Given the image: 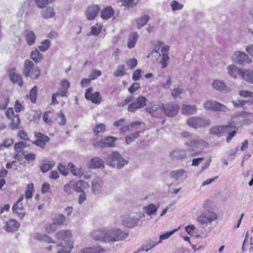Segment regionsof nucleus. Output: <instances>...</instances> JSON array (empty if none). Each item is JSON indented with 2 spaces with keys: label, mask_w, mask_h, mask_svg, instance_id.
Returning a JSON list of instances; mask_svg holds the SVG:
<instances>
[{
  "label": "nucleus",
  "mask_w": 253,
  "mask_h": 253,
  "mask_svg": "<svg viewBox=\"0 0 253 253\" xmlns=\"http://www.w3.org/2000/svg\"><path fill=\"white\" fill-rule=\"evenodd\" d=\"M185 146L189 148L186 149H175L171 151L169 156L172 159L182 160L188 157L198 156L200 152L195 150V148L203 149L208 145V143L203 139L191 138L184 143Z\"/></svg>",
  "instance_id": "nucleus-1"
},
{
  "label": "nucleus",
  "mask_w": 253,
  "mask_h": 253,
  "mask_svg": "<svg viewBox=\"0 0 253 253\" xmlns=\"http://www.w3.org/2000/svg\"><path fill=\"white\" fill-rule=\"evenodd\" d=\"M57 239L64 240L65 245L60 243L57 245V253H69L73 248V242L72 240V233L70 230H63L57 232L55 234Z\"/></svg>",
  "instance_id": "nucleus-2"
},
{
  "label": "nucleus",
  "mask_w": 253,
  "mask_h": 253,
  "mask_svg": "<svg viewBox=\"0 0 253 253\" xmlns=\"http://www.w3.org/2000/svg\"><path fill=\"white\" fill-rule=\"evenodd\" d=\"M106 164L118 169L123 168L128 163V161L124 159L117 152L109 155L106 159Z\"/></svg>",
  "instance_id": "nucleus-3"
},
{
  "label": "nucleus",
  "mask_w": 253,
  "mask_h": 253,
  "mask_svg": "<svg viewBox=\"0 0 253 253\" xmlns=\"http://www.w3.org/2000/svg\"><path fill=\"white\" fill-rule=\"evenodd\" d=\"M23 74L26 77H30L32 79H37L41 74V71L37 66L35 67L34 63L28 59L24 62Z\"/></svg>",
  "instance_id": "nucleus-4"
},
{
  "label": "nucleus",
  "mask_w": 253,
  "mask_h": 253,
  "mask_svg": "<svg viewBox=\"0 0 253 253\" xmlns=\"http://www.w3.org/2000/svg\"><path fill=\"white\" fill-rule=\"evenodd\" d=\"M128 234L119 229H110L107 228L106 242H114L122 241L127 238Z\"/></svg>",
  "instance_id": "nucleus-5"
},
{
  "label": "nucleus",
  "mask_w": 253,
  "mask_h": 253,
  "mask_svg": "<svg viewBox=\"0 0 253 253\" xmlns=\"http://www.w3.org/2000/svg\"><path fill=\"white\" fill-rule=\"evenodd\" d=\"M186 124L189 126L197 129L209 126L211 124V122L209 119L200 117H193L187 120Z\"/></svg>",
  "instance_id": "nucleus-6"
},
{
  "label": "nucleus",
  "mask_w": 253,
  "mask_h": 253,
  "mask_svg": "<svg viewBox=\"0 0 253 253\" xmlns=\"http://www.w3.org/2000/svg\"><path fill=\"white\" fill-rule=\"evenodd\" d=\"M144 216V214L141 212L131 214L123 218L122 224L126 227L133 228L137 225L140 219Z\"/></svg>",
  "instance_id": "nucleus-7"
},
{
  "label": "nucleus",
  "mask_w": 253,
  "mask_h": 253,
  "mask_svg": "<svg viewBox=\"0 0 253 253\" xmlns=\"http://www.w3.org/2000/svg\"><path fill=\"white\" fill-rule=\"evenodd\" d=\"M217 219V215L214 212L207 210L204 211L198 217L197 221L201 225H208Z\"/></svg>",
  "instance_id": "nucleus-8"
},
{
  "label": "nucleus",
  "mask_w": 253,
  "mask_h": 253,
  "mask_svg": "<svg viewBox=\"0 0 253 253\" xmlns=\"http://www.w3.org/2000/svg\"><path fill=\"white\" fill-rule=\"evenodd\" d=\"M204 108L207 110L221 111L226 112L228 111L227 107L215 101L208 100L204 103Z\"/></svg>",
  "instance_id": "nucleus-9"
},
{
  "label": "nucleus",
  "mask_w": 253,
  "mask_h": 253,
  "mask_svg": "<svg viewBox=\"0 0 253 253\" xmlns=\"http://www.w3.org/2000/svg\"><path fill=\"white\" fill-rule=\"evenodd\" d=\"M147 99L144 96H139L136 100L130 103L127 107L128 112L134 113L139 109H141L146 105Z\"/></svg>",
  "instance_id": "nucleus-10"
},
{
  "label": "nucleus",
  "mask_w": 253,
  "mask_h": 253,
  "mask_svg": "<svg viewBox=\"0 0 253 253\" xmlns=\"http://www.w3.org/2000/svg\"><path fill=\"white\" fill-rule=\"evenodd\" d=\"M117 140L115 137L108 136L104 138H102L99 141H94L93 142L92 145L95 148H106L114 147V141Z\"/></svg>",
  "instance_id": "nucleus-11"
},
{
  "label": "nucleus",
  "mask_w": 253,
  "mask_h": 253,
  "mask_svg": "<svg viewBox=\"0 0 253 253\" xmlns=\"http://www.w3.org/2000/svg\"><path fill=\"white\" fill-rule=\"evenodd\" d=\"M232 59L234 62L240 65L250 63L252 61V60L246 53L239 51L234 52L232 56Z\"/></svg>",
  "instance_id": "nucleus-12"
},
{
  "label": "nucleus",
  "mask_w": 253,
  "mask_h": 253,
  "mask_svg": "<svg viewBox=\"0 0 253 253\" xmlns=\"http://www.w3.org/2000/svg\"><path fill=\"white\" fill-rule=\"evenodd\" d=\"M164 108V104L163 103L159 102L151 107H147L145 110L152 117L159 118L162 116V112L163 111Z\"/></svg>",
  "instance_id": "nucleus-13"
},
{
  "label": "nucleus",
  "mask_w": 253,
  "mask_h": 253,
  "mask_svg": "<svg viewBox=\"0 0 253 253\" xmlns=\"http://www.w3.org/2000/svg\"><path fill=\"white\" fill-rule=\"evenodd\" d=\"M84 96L87 100L94 104H99L102 99L100 93L98 91L93 93L92 88H89L86 90Z\"/></svg>",
  "instance_id": "nucleus-14"
},
{
  "label": "nucleus",
  "mask_w": 253,
  "mask_h": 253,
  "mask_svg": "<svg viewBox=\"0 0 253 253\" xmlns=\"http://www.w3.org/2000/svg\"><path fill=\"white\" fill-rule=\"evenodd\" d=\"M106 235L107 228L97 229L90 233V236L93 240L100 242H106Z\"/></svg>",
  "instance_id": "nucleus-15"
},
{
  "label": "nucleus",
  "mask_w": 253,
  "mask_h": 253,
  "mask_svg": "<svg viewBox=\"0 0 253 253\" xmlns=\"http://www.w3.org/2000/svg\"><path fill=\"white\" fill-rule=\"evenodd\" d=\"M179 110V107L177 104L170 103L167 104L166 106L164 105L163 112L166 116L170 117L176 115Z\"/></svg>",
  "instance_id": "nucleus-16"
},
{
  "label": "nucleus",
  "mask_w": 253,
  "mask_h": 253,
  "mask_svg": "<svg viewBox=\"0 0 253 253\" xmlns=\"http://www.w3.org/2000/svg\"><path fill=\"white\" fill-rule=\"evenodd\" d=\"M36 140L33 142V144L42 148H44L46 143L49 141V137L40 132L35 133Z\"/></svg>",
  "instance_id": "nucleus-17"
},
{
  "label": "nucleus",
  "mask_w": 253,
  "mask_h": 253,
  "mask_svg": "<svg viewBox=\"0 0 253 253\" xmlns=\"http://www.w3.org/2000/svg\"><path fill=\"white\" fill-rule=\"evenodd\" d=\"M100 7L98 5L93 4L89 6L85 12L86 18L88 20L94 19L97 16Z\"/></svg>",
  "instance_id": "nucleus-18"
},
{
  "label": "nucleus",
  "mask_w": 253,
  "mask_h": 253,
  "mask_svg": "<svg viewBox=\"0 0 253 253\" xmlns=\"http://www.w3.org/2000/svg\"><path fill=\"white\" fill-rule=\"evenodd\" d=\"M103 181L100 179H96L92 181L91 183V190L94 194L100 193L103 187Z\"/></svg>",
  "instance_id": "nucleus-19"
},
{
  "label": "nucleus",
  "mask_w": 253,
  "mask_h": 253,
  "mask_svg": "<svg viewBox=\"0 0 253 253\" xmlns=\"http://www.w3.org/2000/svg\"><path fill=\"white\" fill-rule=\"evenodd\" d=\"M9 77L10 80L14 83L17 84L20 86L23 84V81L21 75L16 72L15 69H12L9 71Z\"/></svg>",
  "instance_id": "nucleus-20"
},
{
  "label": "nucleus",
  "mask_w": 253,
  "mask_h": 253,
  "mask_svg": "<svg viewBox=\"0 0 253 253\" xmlns=\"http://www.w3.org/2000/svg\"><path fill=\"white\" fill-rule=\"evenodd\" d=\"M212 86L214 89L221 92H229L231 90L229 87L226 86L224 82L218 80L213 82Z\"/></svg>",
  "instance_id": "nucleus-21"
},
{
  "label": "nucleus",
  "mask_w": 253,
  "mask_h": 253,
  "mask_svg": "<svg viewBox=\"0 0 253 253\" xmlns=\"http://www.w3.org/2000/svg\"><path fill=\"white\" fill-rule=\"evenodd\" d=\"M74 190L77 192H83L89 187V184L85 181L79 180L74 181Z\"/></svg>",
  "instance_id": "nucleus-22"
},
{
  "label": "nucleus",
  "mask_w": 253,
  "mask_h": 253,
  "mask_svg": "<svg viewBox=\"0 0 253 253\" xmlns=\"http://www.w3.org/2000/svg\"><path fill=\"white\" fill-rule=\"evenodd\" d=\"M159 244L158 241H157L156 237L154 238L153 239H149L141 246L139 251H143L147 252Z\"/></svg>",
  "instance_id": "nucleus-23"
},
{
  "label": "nucleus",
  "mask_w": 253,
  "mask_h": 253,
  "mask_svg": "<svg viewBox=\"0 0 253 253\" xmlns=\"http://www.w3.org/2000/svg\"><path fill=\"white\" fill-rule=\"evenodd\" d=\"M12 211L20 219H22L26 214L25 209L23 204L15 203L12 207Z\"/></svg>",
  "instance_id": "nucleus-24"
},
{
  "label": "nucleus",
  "mask_w": 253,
  "mask_h": 253,
  "mask_svg": "<svg viewBox=\"0 0 253 253\" xmlns=\"http://www.w3.org/2000/svg\"><path fill=\"white\" fill-rule=\"evenodd\" d=\"M20 224L14 219H10L6 222L4 229L7 232H15L19 228Z\"/></svg>",
  "instance_id": "nucleus-25"
},
{
  "label": "nucleus",
  "mask_w": 253,
  "mask_h": 253,
  "mask_svg": "<svg viewBox=\"0 0 253 253\" xmlns=\"http://www.w3.org/2000/svg\"><path fill=\"white\" fill-rule=\"evenodd\" d=\"M227 70L228 73L231 77L236 79L237 75H239L241 77V73L243 72V69L238 68L235 65H231L227 67Z\"/></svg>",
  "instance_id": "nucleus-26"
},
{
  "label": "nucleus",
  "mask_w": 253,
  "mask_h": 253,
  "mask_svg": "<svg viewBox=\"0 0 253 253\" xmlns=\"http://www.w3.org/2000/svg\"><path fill=\"white\" fill-rule=\"evenodd\" d=\"M25 37L26 42L29 46H31L35 43L36 35L33 31L26 30Z\"/></svg>",
  "instance_id": "nucleus-27"
},
{
  "label": "nucleus",
  "mask_w": 253,
  "mask_h": 253,
  "mask_svg": "<svg viewBox=\"0 0 253 253\" xmlns=\"http://www.w3.org/2000/svg\"><path fill=\"white\" fill-rule=\"evenodd\" d=\"M41 15L43 18L48 19L53 18L55 15V12L52 7L47 6L41 11Z\"/></svg>",
  "instance_id": "nucleus-28"
},
{
  "label": "nucleus",
  "mask_w": 253,
  "mask_h": 253,
  "mask_svg": "<svg viewBox=\"0 0 253 253\" xmlns=\"http://www.w3.org/2000/svg\"><path fill=\"white\" fill-rule=\"evenodd\" d=\"M89 167L92 169L104 168V161L98 157H95L91 160Z\"/></svg>",
  "instance_id": "nucleus-29"
},
{
  "label": "nucleus",
  "mask_w": 253,
  "mask_h": 253,
  "mask_svg": "<svg viewBox=\"0 0 253 253\" xmlns=\"http://www.w3.org/2000/svg\"><path fill=\"white\" fill-rule=\"evenodd\" d=\"M114 13L113 8L110 6H108L101 11L100 16L103 19H108L111 18Z\"/></svg>",
  "instance_id": "nucleus-30"
},
{
  "label": "nucleus",
  "mask_w": 253,
  "mask_h": 253,
  "mask_svg": "<svg viewBox=\"0 0 253 253\" xmlns=\"http://www.w3.org/2000/svg\"><path fill=\"white\" fill-rule=\"evenodd\" d=\"M241 78L245 81L253 84V71L243 69L241 73Z\"/></svg>",
  "instance_id": "nucleus-31"
},
{
  "label": "nucleus",
  "mask_w": 253,
  "mask_h": 253,
  "mask_svg": "<svg viewBox=\"0 0 253 253\" xmlns=\"http://www.w3.org/2000/svg\"><path fill=\"white\" fill-rule=\"evenodd\" d=\"M197 107L195 105H183L181 112L184 115H190L197 112Z\"/></svg>",
  "instance_id": "nucleus-32"
},
{
  "label": "nucleus",
  "mask_w": 253,
  "mask_h": 253,
  "mask_svg": "<svg viewBox=\"0 0 253 253\" xmlns=\"http://www.w3.org/2000/svg\"><path fill=\"white\" fill-rule=\"evenodd\" d=\"M55 163L53 161L44 160L41 167V171L45 173L51 169L55 165Z\"/></svg>",
  "instance_id": "nucleus-33"
},
{
  "label": "nucleus",
  "mask_w": 253,
  "mask_h": 253,
  "mask_svg": "<svg viewBox=\"0 0 253 253\" xmlns=\"http://www.w3.org/2000/svg\"><path fill=\"white\" fill-rule=\"evenodd\" d=\"M30 58L36 63H39L42 60V54L37 49L33 50L30 54Z\"/></svg>",
  "instance_id": "nucleus-34"
},
{
  "label": "nucleus",
  "mask_w": 253,
  "mask_h": 253,
  "mask_svg": "<svg viewBox=\"0 0 253 253\" xmlns=\"http://www.w3.org/2000/svg\"><path fill=\"white\" fill-rule=\"evenodd\" d=\"M138 35L136 32L131 33L127 41V47L131 49L135 46L137 41Z\"/></svg>",
  "instance_id": "nucleus-35"
},
{
  "label": "nucleus",
  "mask_w": 253,
  "mask_h": 253,
  "mask_svg": "<svg viewBox=\"0 0 253 253\" xmlns=\"http://www.w3.org/2000/svg\"><path fill=\"white\" fill-rule=\"evenodd\" d=\"M232 118L230 122H228L227 124L222 126L223 128V133H229L234 128H236V125L237 122L233 120Z\"/></svg>",
  "instance_id": "nucleus-36"
},
{
  "label": "nucleus",
  "mask_w": 253,
  "mask_h": 253,
  "mask_svg": "<svg viewBox=\"0 0 253 253\" xmlns=\"http://www.w3.org/2000/svg\"><path fill=\"white\" fill-rule=\"evenodd\" d=\"M38 87L34 86L30 91L29 94L26 95V97L28 99H30L32 103H35L37 99Z\"/></svg>",
  "instance_id": "nucleus-37"
},
{
  "label": "nucleus",
  "mask_w": 253,
  "mask_h": 253,
  "mask_svg": "<svg viewBox=\"0 0 253 253\" xmlns=\"http://www.w3.org/2000/svg\"><path fill=\"white\" fill-rule=\"evenodd\" d=\"M104 250L100 246H95L84 249L81 253H103Z\"/></svg>",
  "instance_id": "nucleus-38"
},
{
  "label": "nucleus",
  "mask_w": 253,
  "mask_h": 253,
  "mask_svg": "<svg viewBox=\"0 0 253 253\" xmlns=\"http://www.w3.org/2000/svg\"><path fill=\"white\" fill-rule=\"evenodd\" d=\"M209 133L218 137L221 136L223 133L222 126H216L211 127L209 130Z\"/></svg>",
  "instance_id": "nucleus-39"
},
{
  "label": "nucleus",
  "mask_w": 253,
  "mask_h": 253,
  "mask_svg": "<svg viewBox=\"0 0 253 253\" xmlns=\"http://www.w3.org/2000/svg\"><path fill=\"white\" fill-rule=\"evenodd\" d=\"M185 170L183 169H178L171 171L170 173L171 178H174L175 180H177L182 176L185 173Z\"/></svg>",
  "instance_id": "nucleus-40"
},
{
  "label": "nucleus",
  "mask_w": 253,
  "mask_h": 253,
  "mask_svg": "<svg viewBox=\"0 0 253 253\" xmlns=\"http://www.w3.org/2000/svg\"><path fill=\"white\" fill-rule=\"evenodd\" d=\"M150 18L148 15H144L136 20L137 27L140 29L144 27L149 20Z\"/></svg>",
  "instance_id": "nucleus-41"
},
{
  "label": "nucleus",
  "mask_w": 253,
  "mask_h": 253,
  "mask_svg": "<svg viewBox=\"0 0 253 253\" xmlns=\"http://www.w3.org/2000/svg\"><path fill=\"white\" fill-rule=\"evenodd\" d=\"M11 119H12V121L10 125V128L12 130L20 128V119L19 116L16 115Z\"/></svg>",
  "instance_id": "nucleus-42"
},
{
  "label": "nucleus",
  "mask_w": 253,
  "mask_h": 253,
  "mask_svg": "<svg viewBox=\"0 0 253 253\" xmlns=\"http://www.w3.org/2000/svg\"><path fill=\"white\" fill-rule=\"evenodd\" d=\"M35 238L41 241L47 243H54V241L48 236L41 233H37L35 236Z\"/></svg>",
  "instance_id": "nucleus-43"
},
{
  "label": "nucleus",
  "mask_w": 253,
  "mask_h": 253,
  "mask_svg": "<svg viewBox=\"0 0 253 253\" xmlns=\"http://www.w3.org/2000/svg\"><path fill=\"white\" fill-rule=\"evenodd\" d=\"M140 131L138 130L136 132L131 133L129 135L127 136L126 137V144L129 145L132 142H133L135 139H136L139 135V133Z\"/></svg>",
  "instance_id": "nucleus-44"
},
{
  "label": "nucleus",
  "mask_w": 253,
  "mask_h": 253,
  "mask_svg": "<svg viewBox=\"0 0 253 253\" xmlns=\"http://www.w3.org/2000/svg\"><path fill=\"white\" fill-rule=\"evenodd\" d=\"M51 45V42L48 40H45L41 42V44L39 46V49L42 52H45L48 50Z\"/></svg>",
  "instance_id": "nucleus-45"
},
{
  "label": "nucleus",
  "mask_w": 253,
  "mask_h": 253,
  "mask_svg": "<svg viewBox=\"0 0 253 253\" xmlns=\"http://www.w3.org/2000/svg\"><path fill=\"white\" fill-rule=\"evenodd\" d=\"M106 130V126L104 124H98L94 127L93 131L95 135H98L101 132H104Z\"/></svg>",
  "instance_id": "nucleus-46"
},
{
  "label": "nucleus",
  "mask_w": 253,
  "mask_h": 253,
  "mask_svg": "<svg viewBox=\"0 0 253 253\" xmlns=\"http://www.w3.org/2000/svg\"><path fill=\"white\" fill-rule=\"evenodd\" d=\"M158 207H156L154 204H149L147 207L144 208L145 211L148 215H152L156 213L157 211Z\"/></svg>",
  "instance_id": "nucleus-47"
},
{
  "label": "nucleus",
  "mask_w": 253,
  "mask_h": 253,
  "mask_svg": "<svg viewBox=\"0 0 253 253\" xmlns=\"http://www.w3.org/2000/svg\"><path fill=\"white\" fill-rule=\"evenodd\" d=\"M53 220L57 225H61L65 221L66 217L63 214L59 213L56 215Z\"/></svg>",
  "instance_id": "nucleus-48"
},
{
  "label": "nucleus",
  "mask_w": 253,
  "mask_h": 253,
  "mask_svg": "<svg viewBox=\"0 0 253 253\" xmlns=\"http://www.w3.org/2000/svg\"><path fill=\"white\" fill-rule=\"evenodd\" d=\"M126 74L125 70V66L121 65L118 67L117 70L114 72V75L116 77H122Z\"/></svg>",
  "instance_id": "nucleus-49"
},
{
  "label": "nucleus",
  "mask_w": 253,
  "mask_h": 253,
  "mask_svg": "<svg viewBox=\"0 0 253 253\" xmlns=\"http://www.w3.org/2000/svg\"><path fill=\"white\" fill-rule=\"evenodd\" d=\"M56 120L60 126H64L66 124V118L63 113L62 111H60L57 114Z\"/></svg>",
  "instance_id": "nucleus-50"
},
{
  "label": "nucleus",
  "mask_w": 253,
  "mask_h": 253,
  "mask_svg": "<svg viewBox=\"0 0 253 253\" xmlns=\"http://www.w3.org/2000/svg\"><path fill=\"white\" fill-rule=\"evenodd\" d=\"M34 190L33 183H30L28 184L27 189L25 192V197L27 199H31L32 197L33 191Z\"/></svg>",
  "instance_id": "nucleus-51"
},
{
  "label": "nucleus",
  "mask_w": 253,
  "mask_h": 253,
  "mask_svg": "<svg viewBox=\"0 0 253 253\" xmlns=\"http://www.w3.org/2000/svg\"><path fill=\"white\" fill-rule=\"evenodd\" d=\"M170 6L171 7V9L173 11H175L176 10H179L182 9L184 5L180 3H179L176 0H172L170 2Z\"/></svg>",
  "instance_id": "nucleus-52"
},
{
  "label": "nucleus",
  "mask_w": 253,
  "mask_h": 253,
  "mask_svg": "<svg viewBox=\"0 0 253 253\" xmlns=\"http://www.w3.org/2000/svg\"><path fill=\"white\" fill-rule=\"evenodd\" d=\"M1 103H0V110H4L9 101V98L7 96L3 95L1 97Z\"/></svg>",
  "instance_id": "nucleus-53"
},
{
  "label": "nucleus",
  "mask_w": 253,
  "mask_h": 253,
  "mask_svg": "<svg viewBox=\"0 0 253 253\" xmlns=\"http://www.w3.org/2000/svg\"><path fill=\"white\" fill-rule=\"evenodd\" d=\"M131 130H139L141 131L140 129L142 127L143 124L141 122L136 121L132 122L130 125Z\"/></svg>",
  "instance_id": "nucleus-54"
},
{
  "label": "nucleus",
  "mask_w": 253,
  "mask_h": 253,
  "mask_svg": "<svg viewBox=\"0 0 253 253\" xmlns=\"http://www.w3.org/2000/svg\"><path fill=\"white\" fill-rule=\"evenodd\" d=\"M57 225L53 221L52 223H48L45 225V229L48 233L53 232L57 229Z\"/></svg>",
  "instance_id": "nucleus-55"
},
{
  "label": "nucleus",
  "mask_w": 253,
  "mask_h": 253,
  "mask_svg": "<svg viewBox=\"0 0 253 253\" xmlns=\"http://www.w3.org/2000/svg\"><path fill=\"white\" fill-rule=\"evenodd\" d=\"M177 230V229H174L160 235L158 243L160 244L163 240L168 239Z\"/></svg>",
  "instance_id": "nucleus-56"
},
{
  "label": "nucleus",
  "mask_w": 253,
  "mask_h": 253,
  "mask_svg": "<svg viewBox=\"0 0 253 253\" xmlns=\"http://www.w3.org/2000/svg\"><path fill=\"white\" fill-rule=\"evenodd\" d=\"M73 189H74V181H70L63 187L64 191L68 195L71 193Z\"/></svg>",
  "instance_id": "nucleus-57"
},
{
  "label": "nucleus",
  "mask_w": 253,
  "mask_h": 253,
  "mask_svg": "<svg viewBox=\"0 0 253 253\" xmlns=\"http://www.w3.org/2000/svg\"><path fill=\"white\" fill-rule=\"evenodd\" d=\"M138 0H122V5L125 6L132 7L137 4Z\"/></svg>",
  "instance_id": "nucleus-58"
},
{
  "label": "nucleus",
  "mask_w": 253,
  "mask_h": 253,
  "mask_svg": "<svg viewBox=\"0 0 253 253\" xmlns=\"http://www.w3.org/2000/svg\"><path fill=\"white\" fill-rule=\"evenodd\" d=\"M71 171L72 173L75 176H81L83 172L81 169L77 168L74 165L72 164L70 166Z\"/></svg>",
  "instance_id": "nucleus-59"
},
{
  "label": "nucleus",
  "mask_w": 253,
  "mask_h": 253,
  "mask_svg": "<svg viewBox=\"0 0 253 253\" xmlns=\"http://www.w3.org/2000/svg\"><path fill=\"white\" fill-rule=\"evenodd\" d=\"M129 68L131 70L133 69L137 65V60L135 58H132L127 60L126 62Z\"/></svg>",
  "instance_id": "nucleus-60"
},
{
  "label": "nucleus",
  "mask_w": 253,
  "mask_h": 253,
  "mask_svg": "<svg viewBox=\"0 0 253 253\" xmlns=\"http://www.w3.org/2000/svg\"><path fill=\"white\" fill-rule=\"evenodd\" d=\"M169 59V56H168V54H167L166 53H162V61L161 62V63L162 65V67L163 68H165L167 66Z\"/></svg>",
  "instance_id": "nucleus-61"
},
{
  "label": "nucleus",
  "mask_w": 253,
  "mask_h": 253,
  "mask_svg": "<svg viewBox=\"0 0 253 253\" xmlns=\"http://www.w3.org/2000/svg\"><path fill=\"white\" fill-rule=\"evenodd\" d=\"M35 2L37 6L40 8L45 7L48 3L49 0H35Z\"/></svg>",
  "instance_id": "nucleus-62"
},
{
  "label": "nucleus",
  "mask_w": 253,
  "mask_h": 253,
  "mask_svg": "<svg viewBox=\"0 0 253 253\" xmlns=\"http://www.w3.org/2000/svg\"><path fill=\"white\" fill-rule=\"evenodd\" d=\"M57 168L60 172L64 175H67L69 173V169L66 166L59 164Z\"/></svg>",
  "instance_id": "nucleus-63"
},
{
  "label": "nucleus",
  "mask_w": 253,
  "mask_h": 253,
  "mask_svg": "<svg viewBox=\"0 0 253 253\" xmlns=\"http://www.w3.org/2000/svg\"><path fill=\"white\" fill-rule=\"evenodd\" d=\"M185 230L188 234L194 235V233L197 231V229L193 225H190L185 227Z\"/></svg>",
  "instance_id": "nucleus-64"
}]
</instances>
